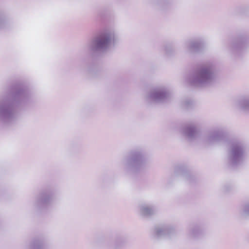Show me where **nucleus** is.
Segmentation results:
<instances>
[{
	"instance_id": "nucleus-1",
	"label": "nucleus",
	"mask_w": 249,
	"mask_h": 249,
	"mask_svg": "<svg viewBox=\"0 0 249 249\" xmlns=\"http://www.w3.org/2000/svg\"><path fill=\"white\" fill-rule=\"evenodd\" d=\"M107 39L101 40L99 41L98 44L100 45H102L106 43L107 42Z\"/></svg>"
}]
</instances>
